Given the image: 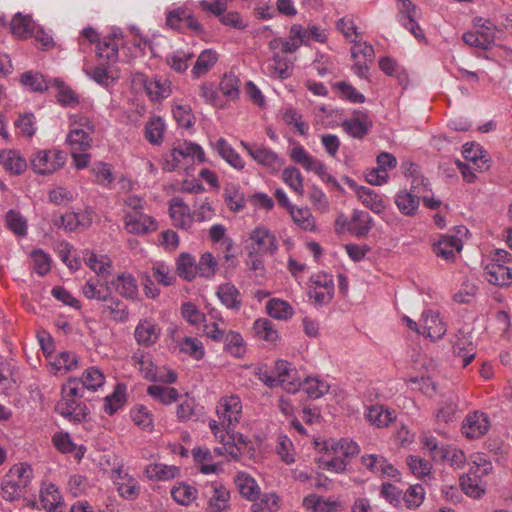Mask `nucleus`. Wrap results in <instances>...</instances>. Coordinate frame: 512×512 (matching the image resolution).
<instances>
[{
  "label": "nucleus",
  "mask_w": 512,
  "mask_h": 512,
  "mask_svg": "<svg viewBox=\"0 0 512 512\" xmlns=\"http://www.w3.org/2000/svg\"><path fill=\"white\" fill-rule=\"evenodd\" d=\"M242 409V401L236 394L224 395L219 399L216 414L221 423L216 420L209 421L210 430L221 444L214 449L216 455L226 456L233 460L239 459L240 448L234 442L230 430L240 422Z\"/></svg>",
  "instance_id": "f257e3e1"
},
{
  "label": "nucleus",
  "mask_w": 512,
  "mask_h": 512,
  "mask_svg": "<svg viewBox=\"0 0 512 512\" xmlns=\"http://www.w3.org/2000/svg\"><path fill=\"white\" fill-rule=\"evenodd\" d=\"M70 131L66 136V142L71 146V156L77 169L87 167L90 155L87 150L91 147V134L94 126L87 115L69 114Z\"/></svg>",
  "instance_id": "f03ea898"
},
{
  "label": "nucleus",
  "mask_w": 512,
  "mask_h": 512,
  "mask_svg": "<svg viewBox=\"0 0 512 512\" xmlns=\"http://www.w3.org/2000/svg\"><path fill=\"white\" fill-rule=\"evenodd\" d=\"M322 456L317 459L318 466L333 473H343L347 467V459L357 455L359 445L351 439H330L325 441Z\"/></svg>",
  "instance_id": "7ed1b4c3"
},
{
  "label": "nucleus",
  "mask_w": 512,
  "mask_h": 512,
  "mask_svg": "<svg viewBox=\"0 0 512 512\" xmlns=\"http://www.w3.org/2000/svg\"><path fill=\"white\" fill-rule=\"evenodd\" d=\"M33 477L32 467L27 463L10 468L1 483L2 497L7 501L19 499L29 487Z\"/></svg>",
  "instance_id": "20e7f679"
},
{
  "label": "nucleus",
  "mask_w": 512,
  "mask_h": 512,
  "mask_svg": "<svg viewBox=\"0 0 512 512\" xmlns=\"http://www.w3.org/2000/svg\"><path fill=\"white\" fill-rule=\"evenodd\" d=\"M190 160H196L200 163L205 162V152L199 144L185 141L174 146L164 156L163 169L171 172L184 168Z\"/></svg>",
  "instance_id": "39448f33"
},
{
  "label": "nucleus",
  "mask_w": 512,
  "mask_h": 512,
  "mask_svg": "<svg viewBox=\"0 0 512 512\" xmlns=\"http://www.w3.org/2000/svg\"><path fill=\"white\" fill-rule=\"evenodd\" d=\"M474 31L465 32L462 40L469 46L483 50L491 49L499 32L496 24L489 18L475 17L472 21Z\"/></svg>",
  "instance_id": "423d86ee"
},
{
  "label": "nucleus",
  "mask_w": 512,
  "mask_h": 512,
  "mask_svg": "<svg viewBox=\"0 0 512 512\" xmlns=\"http://www.w3.org/2000/svg\"><path fill=\"white\" fill-rule=\"evenodd\" d=\"M20 83L31 92L54 90L58 103L64 105V85L59 78L46 80L43 75L38 72L27 71L20 76Z\"/></svg>",
  "instance_id": "0eeeda50"
},
{
  "label": "nucleus",
  "mask_w": 512,
  "mask_h": 512,
  "mask_svg": "<svg viewBox=\"0 0 512 512\" xmlns=\"http://www.w3.org/2000/svg\"><path fill=\"white\" fill-rule=\"evenodd\" d=\"M334 295V281L332 275L318 272L311 276L308 296L316 306L327 305Z\"/></svg>",
  "instance_id": "6e6552de"
},
{
  "label": "nucleus",
  "mask_w": 512,
  "mask_h": 512,
  "mask_svg": "<svg viewBox=\"0 0 512 512\" xmlns=\"http://www.w3.org/2000/svg\"><path fill=\"white\" fill-rule=\"evenodd\" d=\"M240 144L257 164L270 172H278L282 168L284 160L270 148L257 143L250 144L245 141H241Z\"/></svg>",
  "instance_id": "1a4fd4ad"
},
{
  "label": "nucleus",
  "mask_w": 512,
  "mask_h": 512,
  "mask_svg": "<svg viewBox=\"0 0 512 512\" xmlns=\"http://www.w3.org/2000/svg\"><path fill=\"white\" fill-rule=\"evenodd\" d=\"M104 382V374L98 368L91 367L85 371L81 380L68 379L66 386L70 396L82 397L85 389L96 391L103 386Z\"/></svg>",
  "instance_id": "9d476101"
},
{
  "label": "nucleus",
  "mask_w": 512,
  "mask_h": 512,
  "mask_svg": "<svg viewBox=\"0 0 512 512\" xmlns=\"http://www.w3.org/2000/svg\"><path fill=\"white\" fill-rule=\"evenodd\" d=\"M290 158L294 163L301 165L306 171H311L317 174L322 180H332V177L327 172V168L323 162L309 154L303 146H293L290 150Z\"/></svg>",
  "instance_id": "9b49d317"
},
{
  "label": "nucleus",
  "mask_w": 512,
  "mask_h": 512,
  "mask_svg": "<svg viewBox=\"0 0 512 512\" xmlns=\"http://www.w3.org/2000/svg\"><path fill=\"white\" fill-rule=\"evenodd\" d=\"M273 373L277 386H281L289 393L297 392L302 385V379L298 375L297 369L285 360H277Z\"/></svg>",
  "instance_id": "f8f14e48"
},
{
  "label": "nucleus",
  "mask_w": 512,
  "mask_h": 512,
  "mask_svg": "<svg viewBox=\"0 0 512 512\" xmlns=\"http://www.w3.org/2000/svg\"><path fill=\"white\" fill-rule=\"evenodd\" d=\"M491 427L489 416L483 411L469 412L462 421V434L468 439H479Z\"/></svg>",
  "instance_id": "ddd939ff"
},
{
  "label": "nucleus",
  "mask_w": 512,
  "mask_h": 512,
  "mask_svg": "<svg viewBox=\"0 0 512 512\" xmlns=\"http://www.w3.org/2000/svg\"><path fill=\"white\" fill-rule=\"evenodd\" d=\"M132 360L134 366L147 380H160L165 383H174L177 380V375L173 371H168L165 375H159L149 354H145L143 352H136L132 356Z\"/></svg>",
  "instance_id": "4468645a"
},
{
  "label": "nucleus",
  "mask_w": 512,
  "mask_h": 512,
  "mask_svg": "<svg viewBox=\"0 0 512 512\" xmlns=\"http://www.w3.org/2000/svg\"><path fill=\"white\" fill-rule=\"evenodd\" d=\"M377 166L365 174L366 181L374 186H381L389 179L388 170L394 169L397 159L388 152H382L377 156Z\"/></svg>",
  "instance_id": "2eb2a0df"
},
{
  "label": "nucleus",
  "mask_w": 512,
  "mask_h": 512,
  "mask_svg": "<svg viewBox=\"0 0 512 512\" xmlns=\"http://www.w3.org/2000/svg\"><path fill=\"white\" fill-rule=\"evenodd\" d=\"M278 248L275 236L265 227H256L249 236L248 249L256 254H272Z\"/></svg>",
  "instance_id": "dca6fc26"
},
{
  "label": "nucleus",
  "mask_w": 512,
  "mask_h": 512,
  "mask_svg": "<svg viewBox=\"0 0 512 512\" xmlns=\"http://www.w3.org/2000/svg\"><path fill=\"white\" fill-rule=\"evenodd\" d=\"M421 335L433 341L441 339L447 332V325L435 310H426L420 319Z\"/></svg>",
  "instance_id": "f3484780"
},
{
  "label": "nucleus",
  "mask_w": 512,
  "mask_h": 512,
  "mask_svg": "<svg viewBox=\"0 0 512 512\" xmlns=\"http://www.w3.org/2000/svg\"><path fill=\"white\" fill-rule=\"evenodd\" d=\"M205 494L208 497L209 508L214 512H223L230 507V491L219 481L206 485Z\"/></svg>",
  "instance_id": "a211bd4d"
},
{
  "label": "nucleus",
  "mask_w": 512,
  "mask_h": 512,
  "mask_svg": "<svg viewBox=\"0 0 512 512\" xmlns=\"http://www.w3.org/2000/svg\"><path fill=\"white\" fill-rule=\"evenodd\" d=\"M61 151L43 150L39 151L32 159L33 170L38 174L53 173L63 164Z\"/></svg>",
  "instance_id": "6ab92c4d"
},
{
  "label": "nucleus",
  "mask_w": 512,
  "mask_h": 512,
  "mask_svg": "<svg viewBox=\"0 0 512 512\" xmlns=\"http://www.w3.org/2000/svg\"><path fill=\"white\" fill-rule=\"evenodd\" d=\"M123 44L122 33L119 30H113L111 33L98 40L96 52L99 58L108 62L118 60L119 47Z\"/></svg>",
  "instance_id": "aec40b11"
},
{
  "label": "nucleus",
  "mask_w": 512,
  "mask_h": 512,
  "mask_svg": "<svg viewBox=\"0 0 512 512\" xmlns=\"http://www.w3.org/2000/svg\"><path fill=\"white\" fill-rule=\"evenodd\" d=\"M123 223L125 230L134 235H142L155 231L158 227L155 219L145 212L134 215L124 214Z\"/></svg>",
  "instance_id": "412c9836"
},
{
  "label": "nucleus",
  "mask_w": 512,
  "mask_h": 512,
  "mask_svg": "<svg viewBox=\"0 0 512 512\" xmlns=\"http://www.w3.org/2000/svg\"><path fill=\"white\" fill-rule=\"evenodd\" d=\"M160 334L161 328L152 318L141 319L134 330L136 342L147 347L154 345L159 340Z\"/></svg>",
  "instance_id": "4be33fe9"
},
{
  "label": "nucleus",
  "mask_w": 512,
  "mask_h": 512,
  "mask_svg": "<svg viewBox=\"0 0 512 512\" xmlns=\"http://www.w3.org/2000/svg\"><path fill=\"white\" fill-rule=\"evenodd\" d=\"M463 242L456 235H441L439 240L433 244V252L446 261H453L455 253L460 252Z\"/></svg>",
  "instance_id": "5701e85b"
},
{
  "label": "nucleus",
  "mask_w": 512,
  "mask_h": 512,
  "mask_svg": "<svg viewBox=\"0 0 512 512\" xmlns=\"http://www.w3.org/2000/svg\"><path fill=\"white\" fill-rule=\"evenodd\" d=\"M113 481L121 497L132 500L138 496V481L121 468L113 470Z\"/></svg>",
  "instance_id": "b1692460"
},
{
  "label": "nucleus",
  "mask_w": 512,
  "mask_h": 512,
  "mask_svg": "<svg viewBox=\"0 0 512 512\" xmlns=\"http://www.w3.org/2000/svg\"><path fill=\"white\" fill-rule=\"evenodd\" d=\"M350 187L354 189L359 201L372 212L379 214L385 210V201L382 196L374 190L365 186H358L354 182H351Z\"/></svg>",
  "instance_id": "393cba45"
},
{
  "label": "nucleus",
  "mask_w": 512,
  "mask_h": 512,
  "mask_svg": "<svg viewBox=\"0 0 512 512\" xmlns=\"http://www.w3.org/2000/svg\"><path fill=\"white\" fill-rule=\"evenodd\" d=\"M458 411V398L455 394L449 393L444 395L437 409L434 412L435 422L438 424H448L455 419Z\"/></svg>",
  "instance_id": "a878e982"
},
{
  "label": "nucleus",
  "mask_w": 512,
  "mask_h": 512,
  "mask_svg": "<svg viewBox=\"0 0 512 512\" xmlns=\"http://www.w3.org/2000/svg\"><path fill=\"white\" fill-rule=\"evenodd\" d=\"M372 127V121L367 114L357 112L353 117L342 122L344 131L353 138H363Z\"/></svg>",
  "instance_id": "bb28decb"
},
{
  "label": "nucleus",
  "mask_w": 512,
  "mask_h": 512,
  "mask_svg": "<svg viewBox=\"0 0 512 512\" xmlns=\"http://www.w3.org/2000/svg\"><path fill=\"white\" fill-rule=\"evenodd\" d=\"M361 462L365 468L377 475L390 478H396L398 476L397 469L392 464L388 463L383 456L376 454L364 455L362 456Z\"/></svg>",
  "instance_id": "cd10ccee"
},
{
  "label": "nucleus",
  "mask_w": 512,
  "mask_h": 512,
  "mask_svg": "<svg viewBox=\"0 0 512 512\" xmlns=\"http://www.w3.org/2000/svg\"><path fill=\"white\" fill-rule=\"evenodd\" d=\"M364 417L377 428L388 427L396 419L394 411L379 404L368 406L364 412Z\"/></svg>",
  "instance_id": "c85d7f7f"
},
{
  "label": "nucleus",
  "mask_w": 512,
  "mask_h": 512,
  "mask_svg": "<svg viewBox=\"0 0 512 512\" xmlns=\"http://www.w3.org/2000/svg\"><path fill=\"white\" fill-rule=\"evenodd\" d=\"M210 146L218 155L225 160L231 167L242 170L245 167V162L241 156L232 148V146L224 138H218L215 141H210Z\"/></svg>",
  "instance_id": "c756f323"
},
{
  "label": "nucleus",
  "mask_w": 512,
  "mask_h": 512,
  "mask_svg": "<svg viewBox=\"0 0 512 512\" xmlns=\"http://www.w3.org/2000/svg\"><path fill=\"white\" fill-rule=\"evenodd\" d=\"M485 277L491 284L498 286L512 285V268L499 263H488L485 267Z\"/></svg>",
  "instance_id": "7c9ffc66"
},
{
  "label": "nucleus",
  "mask_w": 512,
  "mask_h": 512,
  "mask_svg": "<svg viewBox=\"0 0 512 512\" xmlns=\"http://www.w3.org/2000/svg\"><path fill=\"white\" fill-rule=\"evenodd\" d=\"M169 212L176 227L188 229L192 225L193 219L190 208L180 198L174 197L170 201Z\"/></svg>",
  "instance_id": "2f4dec72"
},
{
  "label": "nucleus",
  "mask_w": 512,
  "mask_h": 512,
  "mask_svg": "<svg viewBox=\"0 0 512 512\" xmlns=\"http://www.w3.org/2000/svg\"><path fill=\"white\" fill-rule=\"evenodd\" d=\"M234 483L240 495L248 501L255 500L260 494V487L256 480L246 472H238L235 475Z\"/></svg>",
  "instance_id": "473e14b6"
},
{
  "label": "nucleus",
  "mask_w": 512,
  "mask_h": 512,
  "mask_svg": "<svg viewBox=\"0 0 512 512\" xmlns=\"http://www.w3.org/2000/svg\"><path fill=\"white\" fill-rule=\"evenodd\" d=\"M453 353L463 359V366L470 364L475 358L471 336L459 331L453 341Z\"/></svg>",
  "instance_id": "72a5a7b5"
},
{
  "label": "nucleus",
  "mask_w": 512,
  "mask_h": 512,
  "mask_svg": "<svg viewBox=\"0 0 512 512\" xmlns=\"http://www.w3.org/2000/svg\"><path fill=\"white\" fill-rule=\"evenodd\" d=\"M61 492L53 483L45 484L40 490V501L48 512H61Z\"/></svg>",
  "instance_id": "f704fd0d"
},
{
  "label": "nucleus",
  "mask_w": 512,
  "mask_h": 512,
  "mask_svg": "<svg viewBox=\"0 0 512 512\" xmlns=\"http://www.w3.org/2000/svg\"><path fill=\"white\" fill-rule=\"evenodd\" d=\"M219 301L228 309L239 310L242 304L240 291L232 283L221 284L216 292Z\"/></svg>",
  "instance_id": "c9c22d12"
},
{
  "label": "nucleus",
  "mask_w": 512,
  "mask_h": 512,
  "mask_svg": "<svg viewBox=\"0 0 512 512\" xmlns=\"http://www.w3.org/2000/svg\"><path fill=\"white\" fill-rule=\"evenodd\" d=\"M266 312L271 318L279 321H288L295 314L292 305L280 298L269 299L266 303Z\"/></svg>",
  "instance_id": "e433bc0d"
},
{
  "label": "nucleus",
  "mask_w": 512,
  "mask_h": 512,
  "mask_svg": "<svg viewBox=\"0 0 512 512\" xmlns=\"http://www.w3.org/2000/svg\"><path fill=\"white\" fill-rule=\"evenodd\" d=\"M218 53L213 49L203 50L191 70L192 77L198 79L206 75L217 63Z\"/></svg>",
  "instance_id": "4c0bfd02"
},
{
  "label": "nucleus",
  "mask_w": 512,
  "mask_h": 512,
  "mask_svg": "<svg viewBox=\"0 0 512 512\" xmlns=\"http://www.w3.org/2000/svg\"><path fill=\"white\" fill-rule=\"evenodd\" d=\"M84 261L86 265L103 280L111 273L112 262L107 255H97L94 252H86L84 254Z\"/></svg>",
  "instance_id": "58836bf2"
},
{
  "label": "nucleus",
  "mask_w": 512,
  "mask_h": 512,
  "mask_svg": "<svg viewBox=\"0 0 512 512\" xmlns=\"http://www.w3.org/2000/svg\"><path fill=\"white\" fill-rule=\"evenodd\" d=\"M399 211L405 216H414L419 208L420 198L406 189L400 190L394 200Z\"/></svg>",
  "instance_id": "ea45409f"
},
{
  "label": "nucleus",
  "mask_w": 512,
  "mask_h": 512,
  "mask_svg": "<svg viewBox=\"0 0 512 512\" xmlns=\"http://www.w3.org/2000/svg\"><path fill=\"white\" fill-rule=\"evenodd\" d=\"M330 383L319 376H308L302 380L301 388L310 399H319L330 390Z\"/></svg>",
  "instance_id": "a19ab883"
},
{
  "label": "nucleus",
  "mask_w": 512,
  "mask_h": 512,
  "mask_svg": "<svg viewBox=\"0 0 512 512\" xmlns=\"http://www.w3.org/2000/svg\"><path fill=\"white\" fill-rule=\"evenodd\" d=\"M180 469L175 465L162 463L149 464L145 468V474L150 480L169 481L179 475Z\"/></svg>",
  "instance_id": "79ce46f5"
},
{
  "label": "nucleus",
  "mask_w": 512,
  "mask_h": 512,
  "mask_svg": "<svg viewBox=\"0 0 512 512\" xmlns=\"http://www.w3.org/2000/svg\"><path fill=\"white\" fill-rule=\"evenodd\" d=\"M116 291L123 297L131 300L138 298V285L137 281L131 274L122 273L112 282Z\"/></svg>",
  "instance_id": "37998d69"
},
{
  "label": "nucleus",
  "mask_w": 512,
  "mask_h": 512,
  "mask_svg": "<svg viewBox=\"0 0 512 512\" xmlns=\"http://www.w3.org/2000/svg\"><path fill=\"white\" fill-rule=\"evenodd\" d=\"M36 27V24L29 16L22 15L20 12L16 13L10 22L12 34L23 39L32 37Z\"/></svg>",
  "instance_id": "c03bdc74"
},
{
  "label": "nucleus",
  "mask_w": 512,
  "mask_h": 512,
  "mask_svg": "<svg viewBox=\"0 0 512 512\" xmlns=\"http://www.w3.org/2000/svg\"><path fill=\"white\" fill-rule=\"evenodd\" d=\"M264 70L271 77L285 79L291 73V65L285 57L274 53L272 58L265 63Z\"/></svg>",
  "instance_id": "a18cd8bd"
},
{
  "label": "nucleus",
  "mask_w": 512,
  "mask_h": 512,
  "mask_svg": "<svg viewBox=\"0 0 512 512\" xmlns=\"http://www.w3.org/2000/svg\"><path fill=\"white\" fill-rule=\"evenodd\" d=\"M303 507L310 512H337L339 503L310 494L303 499Z\"/></svg>",
  "instance_id": "49530a36"
},
{
  "label": "nucleus",
  "mask_w": 512,
  "mask_h": 512,
  "mask_svg": "<svg viewBox=\"0 0 512 512\" xmlns=\"http://www.w3.org/2000/svg\"><path fill=\"white\" fill-rule=\"evenodd\" d=\"M284 41V53H294L301 45L308 44V33L302 25L293 24L290 27L288 38Z\"/></svg>",
  "instance_id": "de8ad7c7"
},
{
  "label": "nucleus",
  "mask_w": 512,
  "mask_h": 512,
  "mask_svg": "<svg viewBox=\"0 0 512 512\" xmlns=\"http://www.w3.org/2000/svg\"><path fill=\"white\" fill-rule=\"evenodd\" d=\"M4 169L13 175L22 174L27 167L26 160L15 150H2L1 164Z\"/></svg>",
  "instance_id": "09e8293b"
},
{
  "label": "nucleus",
  "mask_w": 512,
  "mask_h": 512,
  "mask_svg": "<svg viewBox=\"0 0 512 512\" xmlns=\"http://www.w3.org/2000/svg\"><path fill=\"white\" fill-rule=\"evenodd\" d=\"M144 87L152 101H160L171 94L170 82L165 79H147L144 82Z\"/></svg>",
  "instance_id": "8fccbe9b"
},
{
  "label": "nucleus",
  "mask_w": 512,
  "mask_h": 512,
  "mask_svg": "<svg viewBox=\"0 0 512 512\" xmlns=\"http://www.w3.org/2000/svg\"><path fill=\"white\" fill-rule=\"evenodd\" d=\"M251 512H277L280 508V497L274 493L259 494L255 500H252Z\"/></svg>",
  "instance_id": "3c124183"
},
{
  "label": "nucleus",
  "mask_w": 512,
  "mask_h": 512,
  "mask_svg": "<svg viewBox=\"0 0 512 512\" xmlns=\"http://www.w3.org/2000/svg\"><path fill=\"white\" fill-rule=\"evenodd\" d=\"M82 290L86 298L102 302L108 301L111 295L106 283L100 279H89Z\"/></svg>",
  "instance_id": "603ef678"
},
{
  "label": "nucleus",
  "mask_w": 512,
  "mask_h": 512,
  "mask_svg": "<svg viewBox=\"0 0 512 512\" xmlns=\"http://www.w3.org/2000/svg\"><path fill=\"white\" fill-rule=\"evenodd\" d=\"M171 496L178 504L187 506L197 499L198 491L186 482H179L171 489Z\"/></svg>",
  "instance_id": "864d4df0"
},
{
  "label": "nucleus",
  "mask_w": 512,
  "mask_h": 512,
  "mask_svg": "<svg viewBox=\"0 0 512 512\" xmlns=\"http://www.w3.org/2000/svg\"><path fill=\"white\" fill-rule=\"evenodd\" d=\"M293 222L302 230L314 231L316 229L315 218L307 207L293 206L289 211Z\"/></svg>",
  "instance_id": "5fc2aeb1"
},
{
  "label": "nucleus",
  "mask_w": 512,
  "mask_h": 512,
  "mask_svg": "<svg viewBox=\"0 0 512 512\" xmlns=\"http://www.w3.org/2000/svg\"><path fill=\"white\" fill-rule=\"evenodd\" d=\"M165 122L159 116H153L145 125V137L153 145H160L163 142L165 133Z\"/></svg>",
  "instance_id": "6e6d98bb"
},
{
  "label": "nucleus",
  "mask_w": 512,
  "mask_h": 512,
  "mask_svg": "<svg viewBox=\"0 0 512 512\" xmlns=\"http://www.w3.org/2000/svg\"><path fill=\"white\" fill-rule=\"evenodd\" d=\"M371 227L372 218L367 212L360 210L353 212L349 223V230L353 234L356 236H364L370 231Z\"/></svg>",
  "instance_id": "4d7b16f0"
},
{
  "label": "nucleus",
  "mask_w": 512,
  "mask_h": 512,
  "mask_svg": "<svg viewBox=\"0 0 512 512\" xmlns=\"http://www.w3.org/2000/svg\"><path fill=\"white\" fill-rule=\"evenodd\" d=\"M176 265L178 275L186 281H192L198 272L195 259L188 253L180 254Z\"/></svg>",
  "instance_id": "13d9d810"
},
{
  "label": "nucleus",
  "mask_w": 512,
  "mask_h": 512,
  "mask_svg": "<svg viewBox=\"0 0 512 512\" xmlns=\"http://www.w3.org/2000/svg\"><path fill=\"white\" fill-rule=\"evenodd\" d=\"M255 334L262 340L269 343H276L279 339V334L274 324L267 318H260L254 322L253 325Z\"/></svg>",
  "instance_id": "bf43d9fd"
},
{
  "label": "nucleus",
  "mask_w": 512,
  "mask_h": 512,
  "mask_svg": "<svg viewBox=\"0 0 512 512\" xmlns=\"http://www.w3.org/2000/svg\"><path fill=\"white\" fill-rule=\"evenodd\" d=\"M283 182L297 195L304 194V179L298 168L290 166L282 171Z\"/></svg>",
  "instance_id": "052dcab7"
},
{
  "label": "nucleus",
  "mask_w": 512,
  "mask_h": 512,
  "mask_svg": "<svg viewBox=\"0 0 512 512\" xmlns=\"http://www.w3.org/2000/svg\"><path fill=\"white\" fill-rule=\"evenodd\" d=\"M147 392L153 399L165 405H169L177 401L179 396L178 391L175 388L162 385H150Z\"/></svg>",
  "instance_id": "680f3d73"
},
{
  "label": "nucleus",
  "mask_w": 512,
  "mask_h": 512,
  "mask_svg": "<svg viewBox=\"0 0 512 512\" xmlns=\"http://www.w3.org/2000/svg\"><path fill=\"white\" fill-rule=\"evenodd\" d=\"M483 153L484 151L482 147L479 144L473 142L466 143L462 150L463 157L466 160L473 162V164L476 165L479 169H487V160L484 159L485 156Z\"/></svg>",
  "instance_id": "e2e57ef3"
},
{
  "label": "nucleus",
  "mask_w": 512,
  "mask_h": 512,
  "mask_svg": "<svg viewBox=\"0 0 512 512\" xmlns=\"http://www.w3.org/2000/svg\"><path fill=\"white\" fill-rule=\"evenodd\" d=\"M406 462L412 474L419 479L429 477L432 472L431 462L420 456L410 455L407 457Z\"/></svg>",
  "instance_id": "0e129e2a"
},
{
  "label": "nucleus",
  "mask_w": 512,
  "mask_h": 512,
  "mask_svg": "<svg viewBox=\"0 0 512 512\" xmlns=\"http://www.w3.org/2000/svg\"><path fill=\"white\" fill-rule=\"evenodd\" d=\"M468 473L476 478H482L492 471V463L483 454H474L469 461Z\"/></svg>",
  "instance_id": "69168bd1"
},
{
  "label": "nucleus",
  "mask_w": 512,
  "mask_h": 512,
  "mask_svg": "<svg viewBox=\"0 0 512 512\" xmlns=\"http://www.w3.org/2000/svg\"><path fill=\"white\" fill-rule=\"evenodd\" d=\"M460 485L463 492L472 498H480L484 493V487L481 481V478H476L475 476L467 473L466 476H462L460 478Z\"/></svg>",
  "instance_id": "338daca9"
},
{
  "label": "nucleus",
  "mask_w": 512,
  "mask_h": 512,
  "mask_svg": "<svg viewBox=\"0 0 512 512\" xmlns=\"http://www.w3.org/2000/svg\"><path fill=\"white\" fill-rule=\"evenodd\" d=\"M192 54L183 50H176L167 55L166 61L172 70L178 73L185 72L189 67Z\"/></svg>",
  "instance_id": "774afa93"
}]
</instances>
